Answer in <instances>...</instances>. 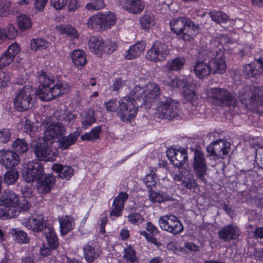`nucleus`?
Masks as SVG:
<instances>
[{
    "instance_id": "23",
    "label": "nucleus",
    "mask_w": 263,
    "mask_h": 263,
    "mask_svg": "<svg viewBox=\"0 0 263 263\" xmlns=\"http://www.w3.org/2000/svg\"><path fill=\"white\" fill-rule=\"evenodd\" d=\"M245 74L248 78L255 77L263 71V57L259 58L253 63L244 66Z\"/></svg>"
},
{
    "instance_id": "56",
    "label": "nucleus",
    "mask_w": 263,
    "mask_h": 263,
    "mask_svg": "<svg viewBox=\"0 0 263 263\" xmlns=\"http://www.w3.org/2000/svg\"><path fill=\"white\" fill-rule=\"evenodd\" d=\"M20 51V48L18 45L17 43H13L9 46L6 51L14 59L15 56Z\"/></svg>"
},
{
    "instance_id": "35",
    "label": "nucleus",
    "mask_w": 263,
    "mask_h": 263,
    "mask_svg": "<svg viewBox=\"0 0 263 263\" xmlns=\"http://www.w3.org/2000/svg\"><path fill=\"white\" fill-rule=\"evenodd\" d=\"M48 46V41L43 38L32 39L30 44L31 49L35 51L46 49Z\"/></svg>"
},
{
    "instance_id": "1",
    "label": "nucleus",
    "mask_w": 263,
    "mask_h": 263,
    "mask_svg": "<svg viewBox=\"0 0 263 263\" xmlns=\"http://www.w3.org/2000/svg\"><path fill=\"white\" fill-rule=\"evenodd\" d=\"M42 126L45 128L44 138L41 141L36 143L34 152L40 161H53L57 156V151L53 149L51 145L55 139L59 148L66 149L65 127L59 122L53 124L48 117L43 120Z\"/></svg>"
},
{
    "instance_id": "25",
    "label": "nucleus",
    "mask_w": 263,
    "mask_h": 263,
    "mask_svg": "<svg viewBox=\"0 0 263 263\" xmlns=\"http://www.w3.org/2000/svg\"><path fill=\"white\" fill-rule=\"evenodd\" d=\"M26 226L34 232L44 231L48 227L40 216H33L31 218H29L26 222Z\"/></svg>"
},
{
    "instance_id": "46",
    "label": "nucleus",
    "mask_w": 263,
    "mask_h": 263,
    "mask_svg": "<svg viewBox=\"0 0 263 263\" xmlns=\"http://www.w3.org/2000/svg\"><path fill=\"white\" fill-rule=\"evenodd\" d=\"M11 233L15 236L16 240L20 243H26L29 241L26 233L16 229L11 230Z\"/></svg>"
},
{
    "instance_id": "60",
    "label": "nucleus",
    "mask_w": 263,
    "mask_h": 263,
    "mask_svg": "<svg viewBox=\"0 0 263 263\" xmlns=\"http://www.w3.org/2000/svg\"><path fill=\"white\" fill-rule=\"evenodd\" d=\"M182 185L187 189H191L193 187L196 185V181L193 177L187 178L186 181H182Z\"/></svg>"
},
{
    "instance_id": "22",
    "label": "nucleus",
    "mask_w": 263,
    "mask_h": 263,
    "mask_svg": "<svg viewBox=\"0 0 263 263\" xmlns=\"http://www.w3.org/2000/svg\"><path fill=\"white\" fill-rule=\"evenodd\" d=\"M215 52L216 53L215 57L209 63L210 65H211L212 67V72L222 73L225 71L227 66L223 51L219 49L218 51H215Z\"/></svg>"
},
{
    "instance_id": "37",
    "label": "nucleus",
    "mask_w": 263,
    "mask_h": 263,
    "mask_svg": "<svg viewBox=\"0 0 263 263\" xmlns=\"http://www.w3.org/2000/svg\"><path fill=\"white\" fill-rule=\"evenodd\" d=\"M185 63V59L182 57H177L168 62V69L171 71H178L182 69Z\"/></svg>"
},
{
    "instance_id": "42",
    "label": "nucleus",
    "mask_w": 263,
    "mask_h": 263,
    "mask_svg": "<svg viewBox=\"0 0 263 263\" xmlns=\"http://www.w3.org/2000/svg\"><path fill=\"white\" fill-rule=\"evenodd\" d=\"M124 258L126 263H138L135 251L129 246L124 249Z\"/></svg>"
},
{
    "instance_id": "64",
    "label": "nucleus",
    "mask_w": 263,
    "mask_h": 263,
    "mask_svg": "<svg viewBox=\"0 0 263 263\" xmlns=\"http://www.w3.org/2000/svg\"><path fill=\"white\" fill-rule=\"evenodd\" d=\"M253 236L256 238L263 239V227L256 228L253 232Z\"/></svg>"
},
{
    "instance_id": "51",
    "label": "nucleus",
    "mask_w": 263,
    "mask_h": 263,
    "mask_svg": "<svg viewBox=\"0 0 263 263\" xmlns=\"http://www.w3.org/2000/svg\"><path fill=\"white\" fill-rule=\"evenodd\" d=\"M127 218L128 221L134 224H139L143 221L142 216L139 213L130 214Z\"/></svg>"
},
{
    "instance_id": "41",
    "label": "nucleus",
    "mask_w": 263,
    "mask_h": 263,
    "mask_svg": "<svg viewBox=\"0 0 263 263\" xmlns=\"http://www.w3.org/2000/svg\"><path fill=\"white\" fill-rule=\"evenodd\" d=\"M17 21L20 29L22 31L27 30L31 26L30 17L26 15H20L17 17Z\"/></svg>"
},
{
    "instance_id": "34",
    "label": "nucleus",
    "mask_w": 263,
    "mask_h": 263,
    "mask_svg": "<svg viewBox=\"0 0 263 263\" xmlns=\"http://www.w3.org/2000/svg\"><path fill=\"white\" fill-rule=\"evenodd\" d=\"M44 233L50 248L52 249H55L58 246V242L56 234L52 230V228L48 226L44 230Z\"/></svg>"
},
{
    "instance_id": "16",
    "label": "nucleus",
    "mask_w": 263,
    "mask_h": 263,
    "mask_svg": "<svg viewBox=\"0 0 263 263\" xmlns=\"http://www.w3.org/2000/svg\"><path fill=\"white\" fill-rule=\"evenodd\" d=\"M167 155L176 167L186 169L188 167V155L185 148H171L167 151Z\"/></svg>"
},
{
    "instance_id": "2",
    "label": "nucleus",
    "mask_w": 263,
    "mask_h": 263,
    "mask_svg": "<svg viewBox=\"0 0 263 263\" xmlns=\"http://www.w3.org/2000/svg\"><path fill=\"white\" fill-rule=\"evenodd\" d=\"M206 97L209 102L216 106L228 107L233 114L240 112L235 96L226 89L211 88L208 90Z\"/></svg>"
},
{
    "instance_id": "58",
    "label": "nucleus",
    "mask_w": 263,
    "mask_h": 263,
    "mask_svg": "<svg viewBox=\"0 0 263 263\" xmlns=\"http://www.w3.org/2000/svg\"><path fill=\"white\" fill-rule=\"evenodd\" d=\"M79 135L78 132H74L70 134L68 136H67V148L76 142Z\"/></svg>"
},
{
    "instance_id": "31",
    "label": "nucleus",
    "mask_w": 263,
    "mask_h": 263,
    "mask_svg": "<svg viewBox=\"0 0 263 263\" xmlns=\"http://www.w3.org/2000/svg\"><path fill=\"white\" fill-rule=\"evenodd\" d=\"M70 56L72 62L77 67H83L87 62L86 53L82 50H74L70 53Z\"/></svg>"
},
{
    "instance_id": "38",
    "label": "nucleus",
    "mask_w": 263,
    "mask_h": 263,
    "mask_svg": "<svg viewBox=\"0 0 263 263\" xmlns=\"http://www.w3.org/2000/svg\"><path fill=\"white\" fill-rule=\"evenodd\" d=\"M149 199L152 202L160 203L165 201H172L173 198L168 196H163L159 192L149 190Z\"/></svg>"
},
{
    "instance_id": "54",
    "label": "nucleus",
    "mask_w": 263,
    "mask_h": 263,
    "mask_svg": "<svg viewBox=\"0 0 263 263\" xmlns=\"http://www.w3.org/2000/svg\"><path fill=\"white\" fill-rule=\"evenodd\" d=\"M105 108L108 111L115 112L118 111L119 105L117 104V100L116 99H111L105 103Z\"/></svg>"
},
{
    "instance_id": "52",
    "label": "nucleus",
    "mask_w": 263,
    "mask_h": 263,
    "mask_svg": "<svg viewBox=\"0 0 263 263\" xmlns=\"http://www.w3.org/2000/svg\"><path fill=\"white\" fill-rule=\"evenodd\" d=\"M11 5L10 0H1L0 16H4L7 14Z\"/></svg>"
},
{
    "instance_id": "45",
    "label": "nucleus",
    "mask_w": 263,
    "mask_h": 263,
    "mask_svg": "<svg viewBox=\"0 0 263 263\" xmlns=\"http://www.w3.org/2000/svg\"><path fill=\"white\" fill-rule=\"evenodd\" d=\"M104 0H91L86 4L85 7L89 11L99 10L105 7Z\"/></svg>"
},
{
    "instance_id": "18",
    "label": "nucleus",
    "mask_w": 263,
    "mask_h": 263,
    "mask_svg": "<svg viewBox=\"0 0 263 263\" xmlns=\"http://www.w3.org/2000/svg\"><path fill=\"white\" fill-rule=\"evenodd\" d=\"M231 144L230 142L219 140L213 142L208 145L206 149L210 156L213 157V159H223L224 156L227 155L230 152Z\"/></svg>"
},
{
    "instance_id": "3",
    "label": "nucleus",
    "mask_w": 263,
    "mask_h": 263,
    "mask_svg": "<svg viewBox=\"0 0 263 263\" xmlns=\"http://www.w3.org/2000/svg\"><path fill=\"white\" fill-rule=\"evenodd\" d=\"M40 85L36 94L42 101H50L62 93L60 84L54 85L53 77H49L44 71H41L39 75Z\"/></svg>"
},
{
    "instance_id": "62",
    "label": "nucleus",
    "mask_w": 263,
    "mask_h": 263,
    "mask_svg": "<svg viewBox=\"0 0 263 263\" xmlns=\"http://www.w3.org/2000/svg\"><path fill=\"white\" fill-rule=\"evenodd\" d=\"M80 6L79 0H69V11H76Z\"/></svg>"
},
{
    "instance_id": "49",
    "label": "nucleus",
    "mask_w": 263,
    "mask_h": 263,
    "mask_svg": "<svg viewBox=\"0 0 263 263\" xmlns=\"http://www.w3.org/2000/svg\"><path fill=\"white\" fill-rule=\"evenodd\" d=\"M31 205L29 201H27L26 199H23L21 201L18 200V204L15 206L14 209L18 211L17 213L16 214V216H17L19 213L22 211H27L28 210Z\"/></svg>"
},
{
    "instance_id": "53",
    "label": "nucleus",
    "mask_w": 263,
    "mask_h": 263,
    "mask_svg": "<svg viewBox=\"0 0 263 263\" xmlns=\"http://www.w3.org/2000/svg\"><path fill=\"white\" fill-rule=\"evenodd\" d=\"M11 133L9 129L3 128L0 130V142L6 143L10 141Z\"/></svg>"
},
{
    "instance_id": "47",
    "label": "nucleus",
    "mask_w": 263,
    "mask_h": 263,
    "mask_svg": "<svg viewBox=\"0 0 263 263\" xmlns=\"http://www.w3.org/2000/svg\"><path fill=\"white\" fill-rule=\"evenodd\" d=\"M117 47V46L114 42L109 40H103L102 54L104 53H107L108 54L112 53L116 50Z\"/></svg>"
},
{
    "instance_id": "55",
    "label": "nucleus",
    "mask_w": 263,
    "mask_h": 263,
    "mask_svg": "<svg viewBox=\"0 0 263 263\" xmlns=\"http://www.w3.org/2000/svg\"><path fill=\"white\" fill-rule=\"evenodd\" d=\"M52 170L58 173V176L62 179H64L66 177V171H63V166L60 164L55 163L52 165Z\"/></svg>"
},
{
    "instance_id": "27",
    "label": "nucleus",
    "mask_w": 263,
    "mask_h": 263,
    "mask_svg": "<svg viewBox=\"0 0 263 263\" xmlns=\"http://www.w3.org/2000/svg\"><path fill=\"white\" fill-rule=\"evenodd\" d=\"M211 65L204 62H198L194 66V72L199 79L204 78L212 72Z\"/></svg>"
},
{
    "instance_id": "26",
    "label": "nucleus",
    "mask_w": 263,
    "mask_h": 263,
    "mask_svg": "<svg viewBox=\"0 0 263 263\" xmlns=\"http://www.w3.org/2000/svg\"><path fill=\"white\" fill-rule=\"evenodd\" d=\"M122 2L123 8L131 13H140L144 8L141 0H123Z\"/></svg>"
},
{
    "instance_id": "9",
    "label": "nucleus",
    "mask_w": 263,
    "mask_h": 263,
    "mask_svg": "<svg viewBox=\"0 0 263 263\" xmlns=\"http://www.w3.org/2000/svg\"><path fill=\"white\" fill-rule=\"evenodd\" d=\"M155 105L157 113L160 118L170 120L178 114V103L169 97H160L156 100Z\"/></svg>"
},
{
    "instance_id": "61",
    "label": "nucleus",
    "mask_w": 263,
    "mask_h": 263,
    "mask_svg": "<svg viewBox=\"0 0 263 263\" xmlns=\"http://www.w3.org/2000/svg\"><path fill=\"white\" fill-rule=\"evenodd\" d=\"M144 182L147 187L155 186L156 184L155 178L152 174L147 175L144 179Z\"/></svg>"
},
{
    "instance_id": "19",
    "label": "nucleus",
    "mask_w": 263,
    "mask_h": 263,
    "mask_svg": "<svg viewBox=\"0 0 263 263\" xmlns=\"http://www.w3.org/2000/svg\"><path fill=\"white\" fill-rule=\"evenodd\" d=\"M128 197V195L126 193L120 192L114 199L109 213V217L111 219L114 220L115 217H118L121 215L124 208V203Z\"/></svg>"
},
{
    "instance_id": "14",
    "label": "nucleus",
    "mask_w": 263,
    "mask_h": 263,
    "mask_svg": "<svg viewBox=\"0 0 263 263\" xmlns=\"http://www.w3.org/2000/svg\"><path fill=\"white\" fill-rule=\"evenodd\" d=\"M44 173L43 163L37 160L28 162L27 168L23 174V178L27 182H32L40 179Z\"/></svg>"
},
{
    "instance_id": "50",
    "label": "nucleus",
    "mask_w": 263,
    "mask_h": 263,
    "mask_svg": "<svg viewBox=\"0 0 263 263\" xmlns=\"http://www.w3.org/2000/svg\"><path fill=\"white\" fill-rule=\"evenodd\" d=\"M13 58L6 51L0 57V69L9 65L13 60Z\"/></svg>"
},
{
    "instance_id": "36",
    "label": "nucleus",
    "mask_w": 263,
    "mask_h": 263,
    "mask_svg": "<svg viewBox=\"0 0 263 263\" xmlns=\"http://www.w3.org/2000/svg\"><path fill=\"white\" fill-rule=\"evenodd\" d=\"M13 152L24 154L28 150V145L24 139H16L12 144Z\"/></svg>"
},
{
    "instance_id": "29",
    "label": "nucleus",
    "mask_w": 263,
    "mask_h": 263,
    "mask_svg": "<svg viewBox=\"0 0 263 263\" xmlns=\"http://www.w3.org/2000/svg\"><path fill=\"white\" fill-rule=\"evenodd\" d=\"M145 44L144 41L137 42L131 46L125 55L127 60H132L139 57L144 50Z\"/></svg>"
},
{
    "instance_id": "24",
    "label": "nucleus",
    "mask_w": 263,
    "mask_h": 263,
    "mask_svg": "<svg viewBox=\"0 0 263 263\" xmlns=\"http://www.w3.org/2000/svg\"><path fill=\"white\" fill-rule=\"evenodd\" d=\"M84 257L87 263H92L101 253L100 249L94 243L89 242L83 248Z\"/></svg>"
},
{
    "instance_id": "43",
    "label": "nucleus",
    "mask_w": 263,
    "mask_h": 263,
    "mask_svg": "<svg viewBox=\"0 0 263 263\" xmlns=\"http://www.w3.org/2000/svg\"><path fill=\"white\" fill-rule=\"evenodd\" d=\"M18 173L15 169L8 171L4 176V182L8 184H12L15 183L18 179Z\"/></svg>"
},
{
    "instance_id": "59",
    "label": "nucleus",
    "mask_w": 263,
    "mask_h": 263,
    "mask_svg": "<svg viewBox=\"0 0 263 263\" xmlns=\"http://www.w3.org/2000/svg\"><path fill=\"white\" fill-rule=\"evenodd\" d=\"M51 5L57 10L63 9L65 5V0H51Z\"/></svg>"
},
{
    "instance_id": "15",
    "label": "nucleus",
    "mask_w": 263,
    "mask_h": 263,
    "mask_svg": "<svg viewBox=\"0 0 263 263\" xmlns=\"http://www.w3.org/2000/svg\"><path fill=\"white\" fill-rule=\"evenodd\" d=\"M164 84L172 87H179L183 89V95L185 99L189 101H193L195 97V92L194 89V86L187 84L184 79H179L174 77L173 79H168L164 81Z\"/></svg>"
},
{
    "instance_id": "11",
    "label": "nucleus",
    "mask_w": 263,
    "mask_h": 263,
    "mask_svg": "<svg viewBox=\"0 0 263 263\" xmlns=\"http://www.w3.org/2000/svg\"><path fill=\"white\" fill-rule=\"evenodd\" d=\"M34 92L30 86H25L16 93L14 104L16 109L22 111L31 108L34 101L32 96Z\"/></svg>"
},
{
    "instance_id": "4",
    "label": "nucleus",
    "mask_w": 263,
    "mask_h": 263,
    "mask_svg": "<svg viewBox=\"0 0 263 263\" xmlns=\"http://www.w3.org/2000/svg\"><path fill=\"white\" fill-rule=\"evenodd\" d=\"M171 30L179 38L189 41L195 37L198 32L199 26L195 24L189 18L179 17L170 22Z\"/></svg>"
},
{
    "instance_id": "17",
    "label": "nucleus",
    "mask_w": 263,
    "mask_h": 263,
    "mask_svg": "<svg viewBox=\"0 0 263 263\" xmlns=\"http://www.w3.org/2000/svg\"><path fill=\"white\" fill-rule=\"evenodd\" d=\"M193 167L197 177L205 182L206 180L204 176L208 170V166L204 154L202 151H195Z\"/></svg>"
},
{
    "instance_id": "33",
    "label": "nucleus",
    "mask_w": 263,
    "mask_h": 263,
    "mask_svg": "<svg viewBox=\"0 0 263 263\" xmlns=\"http://www.w3.org/2000/svg\"><path fill=\"white\" fill-rule=\"evenodd\" d=\"M79 34L76 29L70 25L67 26V41L70 48L74 47L78 43Z\"/></svg>"
},
{
    "instance_id": "28",
    "label": "nucleus",
    "mask_w": 263,
    "mask_h": 263,
    "mask_svg": "<svg viewBox=\"0 0 263 263\" xmlns=\"http://www.w3.org/2000/svg\"><path fill=\"white\" fill-rule=\"evenodd\" d=\"M88 47L91 52L97 54L98 57L102 55L103 40L98 36H91L88 42Z\"/></svg>"
},
{
    "instance_id": "30",
    "label": "nucleus",
    "mask_w": 263,
    "mask_h": 263,
    "mask_svg": "<svg viewBox=\"0 0 263 263\" xmlns=\"http://www.w3.org/2000/svg\"><path fill=\"white\" fill-rule=\"evenodd\" d=\"M54 184V179L53 176H46L43 180L37 183V190L41 194H47L51 191Z\"/></svg>"
},
{
    "instance_id": "48",
    "label": "nucleus",
    "mask_w": 263,
    "mask_h": 263,
    "mask_svg": "<svg viewBox=\"0 0 263 263\" xmlns=\"http://www.w3.org/2000/svg\"><path fill=\"white\" fill-rule=\"evenodd\" d=\"M6 40H13L17 35V31L12 24H9L4 30Z\"/></svg>"
},
{
    "instance_id": "10",
    "label": "nucleus",
    "mask_w": 263,
    "mask_h": 263,
    "mask_svg": "<svg viewBox=\"0 0 263 263\" xmlns=\"http://www.w3.org/2000/svg\"><path fill=\"white\" fill-rule=\"evenodd\" d=\"M116 21L114 13L108 12L93 15L89 18L87 24L90 28L98 31L106 30L114 25Z\"/></svg>"
},
{
    "instance_id": "21",
    "label": "nucleus",
    "mask_w": 263,
    "mask_h": 263,
    "mask_svg": "<svg viewBox=\"0 0 263 263\" xmlns=\"http://www.w3.org/2000/svg\"><path fill=\"white\" fill-rule=\"evenodd\" d=\"M19 162V157L15 152L9 150H0V163L6 168L14 167Z\"/></svg>"
},
{
    "instance_id": "7",
    "label": "nucleus",
    "mask_w": 263,
    "mask_h": 263,
    "mask_svg": "<svg viewBox=\"0 0 263 263\" xmlns=\"http://www.w3.org/2000/svg\"><path fill=\"white\" fill-rule=\"evenodd\" d=\"M140 102L136 100V97L130 95L122 98L119 101L118 117L125 122H129L137 115L139 107L142 106Z\"/></svg>"
},
{
    "instance_id": "32",
    "label": "nucleus",
    "mask_w": 263,
    "mask_h": 263,
    "mask_svg": "<svg viewBox=\"0 0 263 263\" xmlns=\"http://www.w3.org/2000/svg\"><path fill=\"white\" fill-rule=\"evenodd\" d=\"M96 121L95 112L92 109H88L82 113L81 122L84 128H87L95 123Z\"/></svg>"
},
{
    "instance_id": "40",
    "label": "nucleus",
    "mask_w": 263,
    "mask_h": 263,
    "mask_svg": "<svg viewBox=\"0 0 263 263\" xmlns=\"http://www.w3.org/2000/svg\"><path fill=\"white\" fill-rule=\"evenodd\" d=\"M101 126H98L94 127L90 132L86 133L81 137L82 140H95L99 138V135L101 132Z\"/></svg>"
},
{
    "instance_id": "5",
    "label": "nucleus",
    "mask_w": 263,
    "mask_h": 263,
    "mask_svg": "<svg viewBox=\"0 0 263 263\" xmlns=\"http://www.w3.org/2000/svg\"><path fill=\"white\" fill-rule=\"evenodd\" d=\"M239 99L246 107L263 113V90L254 86H246L240 91Z\"/></svg>"
},
{
    "instance_id": "8",
    "label": "nucleus",
    "mask_w": 263,
    "mask_h": 263,
    "mask_svg": "<svg viewBox=\"0 0 263 263\" xmlns=\"http://www.w3.org/2000/svg\"><path fill=\"white\" fill-rule=\"evenodd\" d=\"M18 196L13 191L5 190L0 197V219H8L16 217L17 210L14 209L18 204Z\"/></svg>"
},
{
    "instance_id": "39",
    "label": "nucleus",
    "mask_w": 263,
    "mask_h": 263,
    "mask_svg": "<svg viewBox=\"0 0 263 263\" xmlns=\"http://www.w3.org/2000/svg\"><path fill=\"white\" fill-rule=\"evenodd\" d=\"M155 17L153 15L147 13L143 15L140 19V24L144 29H148L154 25Z\"/></svg>"
},
{
    "instance_id": "20",
    "label": "nucleus",
    "mask_w": 263,
    "mask_h": 263,
    "mask_svg": "<svg viewBox=\"0 0 263 263\" xmlns=\"http://www.w3.org/2000/svg\"><path fill=\"white\" fill-rule=\"evenodd\" d=\"M218 235L220 239L228 242L238 238L240 235V232L237 226L229 224L221 228L218 231Z\"/></svg>"
},
{
    "instance_id": "6",
    "label": "nucleus",
    "mask_w": 263,
    "mask_h": 263,
    "mask_svg": "<svg viewBox=\"0 0 263 263\" xmlns=\"http://www.w3.org/2000/svg\"><path fill=\"white\" fill-rule=\"evenodd\" d=\"M160 93L159 86L154 82H149L144 87L137 85L130 91V95L136 97V100L143 105L152 102L156 103V100L162 97L159 96Z\"/></svg>"
},
{
    "instance_id": "57",
    "label": "nucleus",
    "mask_w": 263,
    "mask_h": 263,
    "mask_svg": "<svg viewBox=\"0 0 263 263\" xmlns=\"http://www.w3.org/2000/svg\"><path fill=\"white\" fill-rule=\"evenodd\" d=\"M125 85V81H123L121 78L116 79L112 85L110 86L112 90L117 91L122 88Z\"/></svg>"
},
{
    "instance_id": "63",
    "label": "nucleus",
    "mask_w": 263,
    "mask_h": 263,
    "mask_svg": "<svg viewBox=\"0 0 263 263\" xmlns=\"http://www.w3.org/2000/svg\"><path fill=\"white\" fill-rule=\"evenodd\" d=\"M146 229L152 235H156L159 233V230L151 222L147 223Z\"/></svg>"
},
{
    "instance_id": "44",
    "label": "nucleus",
    "mask_w": 263,
    "mask_h": 263,
    "mask_svg": "<svg viewBox=\"0 0 263 263\" xmlns=\"http://www.w3.org/2000/svg\"><path fill=\"white\" fill-rule=\"evenodd\" d=\"M212 21L220 24L226 23L228 20V16L221 12L213 11L210 13Z\"/></svg>"
},
{
    "instance_id": "12",
    "label": "nucleus",
    "mask_w": 263,
    "mask_h": 263,
    "mask_svg": "<svg viewBox=\"0 0 263 263\" xmlns=\"http://www.w3.org/2000/svg\"><path fill=\"white\" fill-rule=\"evenodd\" d=\"M160 228L163 231L173 235H177L183 232L184 227L178 218L172 214L162 216L158 219Z\"/></svg>"
},
{
    "instance_id": "13",
    "label": "nucleus",
    "mask_w": 263,
    "mask_h": 263,
    "mask_svg": "<svg viewBox=\"0 0 263 263\" xmlns=\"http://www.w3.org/2000/svg\"><path fill=\"white\" fill-rule=\"evenodd\" d=\"M170 55V50L167 44L159 41H156L151 48L146 52L147 60L154 62H161L165 60Z\"/></svg>"
}]
</instances>
